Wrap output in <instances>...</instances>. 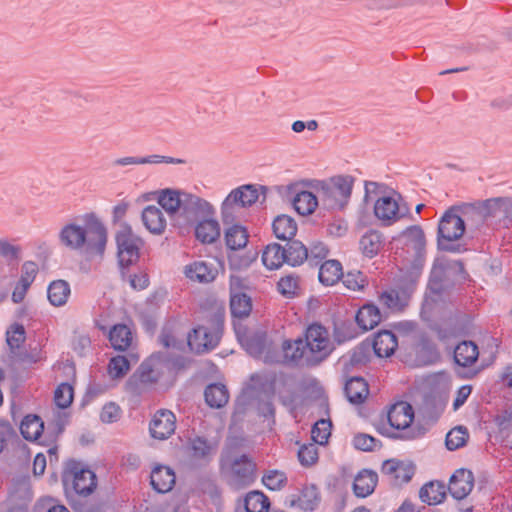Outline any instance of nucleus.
<instances>
[{
	"label": "nucleus",
	"mask_w": 512,
	"mask_h": 512,
	"mask_svg": "<svg viewBox=\"0 0 512 512\" xmlns=\"http://www.w3.org/2000/svg\"><path fill=\"white\" fill-rule=\"evenodd\" d=\"M81 221L82 224L68 223L61 228L60 243L87 259L102 258L108 238L105 225L93 212L82 215Z\"/></svg>",
	"instance_id": "nucleus-1"
},
{
	"label": "nucleus",
	"mask_w": 512,
	"mask_h": 512,
	"mask_svg": "<svg viewBox=\"0 0 512 512\" xmlns=\"http://www.w3.org/2000/svg\"><path fill=\"white\" fill-rule=\"evenodd\" d=\"M354 185L350 175H338L315 184L320 202L328 210H342L348 203Z\"/></svg>",
	"instance_id": "nucleus-6"
},
{
	"label": "nucleus",
	"mask_w": 512,
	"mask_h": 512,
	"mask_svg": "<svg viewBox=\"0 0 512 512\" xmlns=\"http://www.w3.org/2000/svg\"><path fill=\"white\" fill-rule=\"evenodd\" d=\"M189 361L182 355H174L168 352V364L170 380L175 381L177 375L186 369Z\"/></svg>",
	"instance_id": "nucleus-60"
},
{
	"label": "nucleus",
	"mask_w": 512,
	"mask_h": 512,
	"mask_svg": "<svg viewBox=\"0 0 512 512\" xmlns=\"http://www.w3.org/2000/svg\"><path fill=\"white\" fill-rule=\"evenodd\" d=\"M389 427L382 424L377 431L390 439L414 440L425 435L422 426L411 427L414 420V410L409 403L399 402L390 406L387 412Z\"/></svg>",
	"instance_id": "nucleus-4"
},
{
	"label": "nucleus",
	"mask_w": 512,
	"mask_h": 512,
	"mask_svg": "<svg viewBox=\"0 0 512 512\" xmlns=\"http://www.w3.org/2000/svg\"><path fill=\"white\" fill-rule=\"evenodd\" d=\"M320 500L319 490L313 484L304 486L297 498L298 506L304 511L315 510Z\"/></svg>",
	"instance_id": "nucleus-47"
},
{
	"label": "nucleus",
	"mask_w": 512,
	"mask_h": 512,
	"mask_svg": "<svg viewBox=\"0 0 512 512\" xmlns=\"http://www.w3.org/2000/svg\"><path fill=\"white\" fill-rule=\"evenodd\" d=\"M231 470L238 483L249 484L253 481L255 464L247 454H242L232 461Z\"/></svg>",
	"instance_id": "nucleus-28"
},
{
	"label": "nucleus",
	"mask_w": 512,
	"mask_h": 512,
	"mask_svg": "<svg viewBox=\"0 0 512 512\" xmlns=\"http://www.w3.org/2000/svg\"><path fill=\"white\" fill-rule=\"evenodd\" d=\"M251 310L252 300L247 293L230 295V312L233 317L243 319Z\"/></svg>",
	"instance_id": "nucleus-45"
},
{
	"label": "nucleus",
	"mask_w": 512,
	"mask_h": 512,
	"mask_svg": "<svg viewBox=\"0 0 512 512\" xmlns=\"http://www.w3.org/2000/svg\"><path fill=\"white\" fill-rule=\"evenodd\" d=\"M342 276L343 268L338 260H327L319 268L318 279L325 286H333Z\"/></svg>",
	"instance_id": "nucleus-37"
},
{
	"label": "nucleus",
	"mask_w": 512,
	"mask_h": 512,
	"mask_svg": "<svg viewBox=\"0 0 512 512\" xmlns=\"http://www.w3.org/2000/svg\"><path fill=\"white\" fill-rule=\"evenodd\" d=\"M453 358L456 365L470 367L479 358V348L474 341L463 340L455 346Z\"/></svg>",
	"instance_id": "nucleus-23"
},
{
	"label": "nucleus",
	"mask_w": 512,
	"mask_h": 512,
	"mask_svg": "<svg viewBox=\"0 0 512 512\" xmlns=\"http://www.w3.org/2000/svg\"><path fill=\"white\" fill-rule=\"evenodd\" d=\"M287 476L280 470H268L262 476L263 485L271 491H279L287 484Z\"/></svg>",
	"instance_id": "nucleus-52"
},
{
	"label": "nucleus",
	"mask_w": 512,
	"mask_h": 512,
	"mask_svg": "<svg viewBox=\"0 0 512 512\" xmlns=\"http://www.w3.org/2000/svg\"><path fill=\"white\" fill-rule=\"evenodd\" d=\"M332 349L326 328L317 323L307 327L303 338L285 340L282 345L285 362L306 367L319 365Z\"/></svg>",
	"instance_id": "nucleus-2"
},
{
	"label": "nucleus",
	"mask_w": 512,
	"mask_h": 512,
	"mask_svg": "<svg viewBox=\"0 0 512 512\" xmlns=\"http://www.w3.org/2000/svg\"><path fill=\"white\" fill-rule=\"evenodd\" d=\"M382 320V314L378 306L368 302L361 306L355 314V322L362 332L372 330Z\"/></svg>",
	"instance_id": "nucleus-19"
},
{
	"label": "nucleus",
	"mask_w": 512,
	"mask_h": 512,
	"mask_svg": "<svg viewBox=\"0 0 512 512\" xmlns=\"http://www.w3.org/2000/svg\"><path fill=\"white\" fill-rule=\"evenodd\" d=\"M346 288L353 291H360L365 287V278L360 271L348 272L341 277Z\"/></svg>",
	"instance_id": "nucleus-63"
},
{
	"label": "nucleus",
	"mask_w": 512,
	"mask_h": 512,
	"mask_svg": "<svg viewBox=\"0 0 512 512\" xmlns=\"http://www.w3.org/2000/svg\"><path fill=\"white\" fill-rule=\"evenodd\" d=\"M344 393L350 403L362 404L369 393L368 383L361 376L351 377L345 382Z\"/></svg>",
	"instance_id": "nucleus-27"
},
{
	"label": "nucleus",
	"mask_w": 512,
	"mask_h": 512,
	"mask_svg": "<svg viewBox=\"0 0 512 512\" xmlns=\"http://www.w3.org/2000/svg\"><path fill=\"white\" fill-rule=\"evenodd\" d=\"M283 246L278 243L268 244L262 252V263L269 270L280 268L283 264H287Z\"/></svg>",
	"instance_id": "nucleus-31"
},
{
	"label": "nucleus",
	"mask_w": 512,
	"mask_h": 512,
	"mask_svg": "<svg viewBox=\"0 0 512 512\" xmlns=\"http://www.w3.org/2000/svg\"><path fill=\"white\" fill-rule=\"evenodd\" d=\"M117 245L118 264L121 273L124 276V270L135 264L140 257V248L143 245V240L136 235L132 228L125 224L116 233L115 236Z\"/></svg>",
	"instance_id": "nucleus-11"
},
{
	"label": "nucleus",
	"mask_w": 512,
	"mask_h": 512,
	"mask_svg": "<svg viewBox=\"0 0 512 512\" xmlns=\"http://www.w3.org/2000/svg\"><path fill=\"white\" fill-rule=\"evenodd\" d=\"M223 321L220 317H215L212 328L206 326H197L187 336L189 348L196 353H201L215 348L221 338Z\"/></svg>",
	"instance_id": "nucleus-12"
},
{
	"label": "nucleus",
	"mask_w": 512,
	"mask_h": 512,
	"mask_svg": "<svg viewBox=\"0 0 512 512\" xmlns=\"http://www.w3.org/2000/svg\"><path fill=\"white\" fill-rule=\"evenodd\" d=\"M465 233L463 220L455 214L450 206L439 219L437 227V248L440 251L450 253H462L465 246L457 241L462 238Z\"/></svg>",
	"instance_id": "nucleus-7"
},
{
	"label": "nucleus",
	"mask_w": 512,
	"mask_h": 512,
	"mask_svg": "<svg viewBox=\"0 0 512 512\" xmlns=\"http://www.w3.org/2000/svg\"><path fill=\"white\" fill-rule=\"evenodd\" d=\"M156 297L148 298L145 307L140 312V320L146 332L153 333L159 319V308L155 302Z\"/></svg>",
	"instance_id": "nucleus-44"
},
{
	"label": "nucleus",
	"mask_w": 512,
	"mask_h": 512,
	"mask_svg": "<svg viewBox=\"0 0 512 512\" xmlns=\"http://www.w3.org/2000/svg\"><path fill=\"white\" fill-rule=\"evenodd\" d=\"M175 422L176 417L170 410H159L149 425L151 437L159 440L169 438L175 431Z\"/></svg>",
	"instance_id": "nucleus-14"
},
{
	"label": "nucleus",
	"mask_w": 512,
	"mask_h": 512,
	"mask_svg": "<svg viewBox=\"0 0 512 512\" xmlns=\"http://www.w3.org/2000/svg\"><path fill=\"white\" fill-rule=\"evenodd\" d=\"M6 341L10 349H18L25 341V328L20 323H14L6 332Z\"/></svg>",
	"instance_id": "nucleus-56"
},
{
	"label": "nucleus",
	"mask_w": 512,
	"mask_h": 512,
	"mask_svg": "<svg viewBox=\"0 0 512 512\" xmlns=\"http://www.w3.org/2000/svg\"><path fill=\"white\" fill-rule=\"evenodd\" d=\"M132 331L126 324H115L109 331V341L117 351L127 350L132 343Z\"/></svg>",
	"instance_id": "nucleus-36"
},
{
	"label": "nucleus",
	"mask_w": 512,
	"mask_h": 512,
	"mask_svg": "<svg viewBox=\"0 0 512 512\" xmlns=\"http://www.w3.org/2000/svg\"><path fill=\"white\" fill-rule=\"evenodd\" d=\"M278 291L287 298H292L296 295L298 289L297 278L288 275L282 277L277 283Z\"/></svg>",
	"instance_id": "nucleus-61"
},
{
	"label": "nucleus",
	"mask_w": 512,
	"mask_h": 512,
	"mask_svg": "<svg viewBox=\"0 0 512 512\" xmlns=\"http://www.w3.org/2000/svg\"><path fill=\"white\" fill-rule=\"evenodd\" d=\"M264 194L266 187L246 184L233 189L221 204V217L224 224L235 222L237 212L241 208L251 207Z\"/></svg>",
	"instance_id": "nucleus-9"
},
{
	"label": "nucleus",
	"mask_w": 512,
	"mask_h": 512,
	"mask_svg": "<svg viewBox=\"0 0 512 512\" xmlns=\"http://www.w3.org/2000/svg\"><path fill=\"white\" fill-rule=\"evenodd\" d=\"M141 219L143 225L150 233L154 235L164 233L167 222L161 208L155 205L146 206L141 213Z\"/></svg>",
	"instance_id": "nucleus-22"
},
{
	"label": "nucleus",
	"mask_w": 512,
	"mask_h": 512,
	"mask_svg": "<svg viewBox=\"0 0 512 512\" xmlns=\"http://www.w3.org/2000/svg\"><path fill=\"white\" fill-rule=\"evenodd\" d=\"M459 217L463 220V226L466 229L467 226L478 227L485 219L481 212L478 203H460L451 206Z\"/></svg>",
	"instance_id": "nucleus-26"
},
{
	"label": "nucleus",
	"mask_w": 512,
	"mask_h": 512,
	"mask_svg": "<svg viewBox=\"0 0 512 512\" xmlns=\"http://www.w3.org/2000/svg\"><path fill=\"white\" fill-rule=\"evenodd\" d=\"M353 445L357 450L371 452L380 449L381 441L369 434L358 433L353 437Z\"/></svg>",
	"instance_id": "nucleus-55"
},
{
	"label": "nucleus",
	"mask_w": 512,
	"mask_h": 512,
	"mask_svg": "<svg viewBox=\"0 0 512 512\" xmlns=\"http://www.w3.org/2000/svg\"><path fill=\"white\" fill-rule=\"evenodd\" d=\"M19 429L24 439L36 441L43 433L44 423L38 415L28 414L22 419Z\"/></svg>",
	"instance_id": "nucleus-34"
},
{
	"label": "nucleus",
	"mask_w": 512,
	"mask_h": 512,
	"mask_svg": "<svg viewBox=\"0 0 512 512\" xmlns=\"http://www.w3.org/2000/svg\"><path fill=\"white\" fill-rule=\"evenodd\" d=\"M258 253L254 250H248L244 253L233 251L228 254V262L231 270L241 271L247 269L256 261Z\"/></svg>",
	"instance_id": "nucleus-48"
},
{
	"label": "nucleus",
	"mask_w": 512,
	"mask_h": 512,
	"mask_svg": "<svg viewBox=\"0 0 512 512\" xmlns=\"http://www.w3.org/2000/svg\"><path fill=\"white\" fill-rule=\"evenodd\" d=\"M370 360L369 345L360 344L351 352L349 364L351 366H359L366 364Z\"/></svg>",
	"instance_id": "nucleus-62"
},
{
	"label": "nucleus",
	"mask_w": 512,
	"mask_h": 512,
	"mask_svg": "<svg viewBox=\"0 0 512 512\" xmlns=\"http://www.w3.org/2000/svg\"><path fill=\"white\" fill-rule=\"evenodd\" d=\"M319 195H315L311 191L302 190L296 193L292 200L295 211L301 215H310L317 208L319 203Z\"/></svg>",
	"instance_id": "nucleus-32"
},
{
	"label": "nucleus",
	"mask_w": 512,
	"mask_h": 512,
	"mask_svg": "<svg viewBox=\"0 0 512 512\" xmlns=\"http://www.w3.org/2000/svg\"><path fill=\"white\" fill-rule=\"evenodd\" d=\"M175 481V472L173 469L165 465L155 466L150 475V484L152 488L161 494L171 491L175 485Z\"/></svg>",
	"instance_id": "nucleus-18"
},
{
	"label": "nucleus",
	"mask_w": 512,
	"mask_h": 512,
	"mask_svg": "<svg viewBox=\"0 0 512 512\" xmlns=\"http://www.w3.org/2000/svg\"><path fill=\"white\" fill-rule=\"evenodd\" d=\"M335 340L344 343L357 337L358 333L351 321H344L335 326Z\"/></svg>",
	"instance_id": "nucleus-57"
},
{
	"label": "nucleus",
	"mask_w": 512,
	"mask_h": 512,
	"mask_svg": "<svg viewBox=\"0 0 512 512\" xmlns=\"http://www.w3.org/2000/svg\"><path fill=\"white\" fill-rule=\"evenodd\" d=\"M130 369V362L126 356L117 355L109 360L108 373L113 379L124 377Z\"/></svg>",
	"instance_id": "nucleus-54"
},
{
	"label": "nucleus",
	"mask_w": 512,
	"mask_h": 512,
	"mask_svg": "<svg viewBox=\"0 0 512 512\" xmlns=\"http://www.w3.org/2000/svg\"><path fill=\"white\" fill-rule=\"evenodd\" d=\"M477 203L485 220L489 217H495L498 212H506L509 208H512V200L504 197L490 198Z\"/></svg>",
	"instance_id": "nucleus-43"
},
{
	"label": "nucleus",
	"mask_w": 512,
	"mask_h": 512,
	"mask_svg": "<svg viewBox=\"0 0 512 512\" xmlns=\"http://www.w3.org/2000/svg\"><path fill=\"white\" fill-rule=\"evenodd\" d=\"M380 303L391 312H402L408 305V296L395 289L383 291L379 296Z\"/></svg>",
	"instance_id": "nucleus-42"
},
{
	"label": "nucleus",
	"mask_w": 512,
	"mask_h": 512,
	"mask_svg": "<svg viewBox=\"0 0 512 512\" xmlns=\"http://www.w3.org/2000/svg\"><path fill=\"white\" fill-rule=\"evenodd\" d=\"M184 274L191 281L211 283L216 279L218 270L212 263L194 261L184 267Z\"/></svg>",
	"instance_id": "nucleus-16"
},
{
	"label": "nucleus",
	"mask_w": 512,
	"mask_h": 512,
	"mask_svg": "<svg viewBox=\"0 0 512 512\" xmlns=\"http://www.w3.org/2000/svg\"><path fill=\"white\" fill-rule=\"evenodd\" d=\"M398 347L396 335L390 330L378 331L373 339L372 348L379 358H388L394 354Z\"/></svg>",
	"instance_id": "nucleus-20"
},
{
	"label": "nucleus",
	"mask_w": 512,
	"mask_h": 512,
	"mask_svg": "<svg viewBox=\"0 0 512 512\" xmlns=\"http://www.w3.org/2000/svg\"><path fill=\"white\" fill-rule=\"evenodd\" d=\"M273 233L276 238L288 241L294 238L297 233L295 220L288 215H278L272 223Z\"/></svg>",
	"instance_id": "nucleus-35"
},
{
	"label": "nucleus",
	"mask_w": 512,
	"mask_h": 512,
	"mask_svg": "<svg viewBox=\"0 0 512 512\" xmlns=\"http://www.w3.org/2000/svg\"><path fill=\"white\" fill-rule=\"evenodd\" d=\"M274 397H257V413L259 416L267 419L272 420V422H275V407L273 404Z\"/></svg>",
	"instance_id": "nucleus-58"
},
{
	"label": "nucleus",
	"mask_w": 512,
	"mask_h": 512,
	"mask_svg": "<svg viewBox=\"0 0 512 512\" xmlns=\"http://www.w3.org/2000/svg\"><path fill=\"white\" fill-rule=\"evenodd\" d=\"M378 482V475L370 469H362L357 473L353 482V492L359 498L371 495Z\"/></svg>",
	"instance_id": "nucleus-24"
},
{
	"label": "nucleus",
	"mask_w": 512,
	"mask_h": 512,
	"mask_svg": "<svg viewBox=\"0 0 512 512\" xmlns=\"http://www.w3.org/2000/svg\"><path fill=\"white\" fill-rule=\"evenodd\" d=\"M182 191L173 189H164L160 192L157 202L159 206L164 209L170 217L171 223L173 217L177 214L183 199Z\"/></svg>",
	"instance_id": "nucleus-30"
},
{
	"label": "nucleus",
	"mask_w": 512,
	"mask_h": 512,
	"mask_svg": "<svg viewBox=\"0 0 512 512\" xmlns=\"http://www.w3.org/2000/svg\"><path fill=\"white\" fill-rule=\"evenodd\" d=\"M121 409L114 402L106 403L100 413V419L103 423H113L120 418Z\"/></svg>",
	"instance_id": "nucleus-64"
},
{
	"label": "nucleus",
	"mask_w": 512,
	"mask_h": 512,
	"mask_svg": "<svg viewBox=\"0 0 512 512\" xmlns=\"http://www.w3.org/2000/svg\"><path fill=\"white\" fill-rule=\"evenodd\" d=\"M469 438V433L466 427L457 426L451 429L445 438V446L449 451H455L463 447Z\"/></svg>",
	"instance_id": "nucleus-49"
},
{
	"label": "nucleus",
	"mask_w": 512,
	"mask_h": 512,
	"mask_svg": "<svg viewBox=\"0 0 512 512\" xmlns=\"http://www.w3.org/2000/svg\"><path fill=\"white\" fill-rule=\"evenodd\" d=\"M474 486V476L471 471L466 469L456 470L450 477L448 491L456 500L466 498Z\"/></svg>",
	"instance_id": "nucleus-15"
},
{
	"label": "nucleus",
	"mask_w": 512,
	"mask_h": 512,
	"mask_svg": "<svg viewBox=\"0 0 512 512\" xmlns=\"http://www.w3.org/2000/svg\"><path fill=\"white\" fill-rule=\"evenodd\" d=\"M374 215L386 226L396 222L399 218V205L391 196H383L374 204Z\"/></svg>",
	"instance_id": "nucleus-17"
},
{
	"label": "nucleus",
	"mask_w": 512,
	"mask_h": 512,
	"mask_svg": "<svg viewBox=\"0 0 512 512\" xmlns=\"http://www.w3.org/2000/svg\"><path fill=\"white\" fill-rule=\"evenodd\" d=\"M381 472L393 486H402L408 483L414 476L415 465L410 461L392 458L383 462Z\"/></svg>",
	"instance_id": "nucleus-13"
},
{
	"label": "nucleus",
	"mask_w": 512,
	"mask_h": 512,
	"mask_svg": "<svg viewBox=\"0 0 512 512\" xmlns=\"http://www.w3.org/2000/svg\"><path fill=\"white\" fill-rule=\"evenodd\" d=\"M160 380L166 383H172V380H170L167 351L155 352L145 359L136 372L129 378L127 385L132 386L136 382L151 385Z\"/></svg>",
	"instance_id": "nucleus-10"
},
{
	"label": "nucleus",
	"mask_w": 512,
	"mask_h": 512,
	"mask_svg": "<svg viewBox=\"0 0 512 512\" xmlns=\"http://www.w3.org/2000/svg\"><path fill=\"white\" fill-rule=\"evenodd\" d=\"M251 387L256 391L257 397H274L276 391L277 374L275 372H263L253 374L250 378Z\"/></svg>",
	"instance_id": "nucleus-25"
},
{
	"label": "nucleus",
	"mask_w": 512,
	"mask_h": 512,
	"mask_svg": "<svg viewBox=\"0 0 512 512\" xmlns=\"http://www.w3.org/2000/svg\"><path fill=\"white\" fill-rule=\"evenodd\" d=\"M192 228H194L196 239L202 244L216 242L221 234L219 222L212 217H203Z\"/></svg>",
	"instance_id": "nucleus-21"
},
{
	"label": "nucleus",
	"mask_w": 512,
	"mask_h": 512,
	"mask_svg": "<svg viewBox=\"0 0 512 512\" xmlns=\"http://www.w3.org/2000/svg\"><path fill=\"white\" fill-rule=\"evenodd\" d=\"M65 496L74 510H77L76 497H87L97 487L96 474L77 461H71L62 474Z\"/></svg>",
	"instance_id": "nucleus-5"
},
{
	"label": "nucleus",
	"mask_w": 512,
	"mask_h": 512,
	"mask_svg": "<svg viewBox=\"0 0 512 512\" xmlns=\"http://www.w3.org/2000/svg\"><path fill=\"white\" fill-rule=\"evenodd\" d=\"M446 490L447 487L443 482L430 481L420 488L419 497L424 503L437 505L445 500Z\"/></svg>",
	"instance_id": "nucleus-29"
},
{
	"label": "nucleus",
	"mask_w": 512,
	"mask_h": 512,
	"mask_svg": "<svg viewBox=\"0 0 512 512\" xmlns=\"http://www.w3.org/2000/svg\"><path fill=\"white\" fill-rule=\"evenodd\" d=\"M73 397V386L67 382L58 385L54 392V402L61 409L68 408L72 404Z\"/></svg>",
	"instance_id": "nucleus-53"
},
{
	"label": "nucleus",
	"mask_w": 512,
	"mask_h": 512,
	"mask_svg": "<svg viewBox=\"0 0 512 512\" xmlns=\"http://www.w3.org/2000/svg\"><path fill=\"white\" fill-rule=\"evenodd\" d=\"M331 428L332 422L329 419H319L312 426V440L319 445H325L331 435Z\"/></svg>",
	"instance_id": "nucleus-51"
},
{
	"label": "nucleus",
	"mask_w": 512,
	"mask_h": 512,
	"mask_svg": "<svg viewBox=\"0 0 512 512\" xmlns=\"http://www.w3.org/2000/svg\"><path fill=\"white\" fill-rule=\"evenodd\" d=\"M191 456L195 459L205 460L212 451L211 443L203 436H195L188 442Z\"/></svg>",
	"instance_id": "nucleus-50"
},
{
	"label": "nucleus",
	"mask_w": 512,
	"mask_h": 512,
	"mask_svg": "<svg viewBox=\"0 0 512 512\" xmlns=\"http://www.w3.org/2000/svg\"><path fill=\"white\" fill-rule=\"evenodd\" d=\"M244 508L246 512H268L270 500L261 491H250L244 497Z\"/></svg>",
	"instance_id": "nucleus-46"
},
{
	"label": "nucleus",
	"mask_w": 512,
	"mask_h": 512,
	"mask_svg": "<svg viewBox=\"0 0 512 512\" xmlns=\"http://www.w3.org/2000/svg\"><path fill=\"white\" fill-rule=\"evenodd\" d=\"M383 245L382 234L376 230H369L359 240V249L367 258L375 257Z\"/></svg>",
	"instance_id": "nucleus-39"
},
{
	"label": "nucleus",
	"mask_w": 512,
	"mask_h": 512,
	"mask_svg": "<svg viewBox=\"0 0 512 512\" xmlns=\"http://www.w3.org/2000/svg\"><path fill=\"white\" fill-rule=\"evenodd\" d=\"M206 404L211 408H222L229 400V392L222 383L209 384L204 391Z\"/></svg>",
	"instance_id": "nucleus-38"
},
{
	"label": "nucleus",
	"mask_w": 512,
	"mask_h": 512,
	"mask_svg": "<svg viewBox=\"0 0 512 512\" xmlns=\"http://www.w3.org/2000/svg\"><path fill=\"white\" fill-rule=\"evenodd\" d=\"M225 231V242L228 249L238 251L244 248L248 242V232L246 228L240 224H234Z\"/></svg>",
	"instance_id": "nucleus-41"
},
{
	"label": "nucleus",
	"mask_w": 512,
	"mask_h": 512,
	"mask_svg": "<svg viewBox=\"0 0 512 512\" xmlns=\"http://www.w3.org/2000/svg\"><path fill=\"white\" fill-rule=\"evenodd\" d=\"M283 250H285L287 264L292 267L303 264L309 257L307 247L301 241L294 238L286 241Z\"/></svg>",
	"instance_id": "nucleus-33"
},
{
	"label": "nucleus",
	"mask_w": 512,
	"mask_h": 512,
	"mask_svg": "<svg viewBox=\"0 0 512 512\" xmlns=\"http://www.w3.org/2000/svg\"><path fill=\"white\" fill-rule=\"evenodd\" d=\"M470 281V275L460 260L437 258L430 271L423 310L430 308V302L448 295L457 285Z\"/></svg>",
	"instance_id": "nucleus-3"
},
{
	"label": "nucleus",
	"mask_w": 512,
	"mask_h": 512,
	"mask_svg": "<svg viewBox=\"0 0 512 512\" xmlns=\"http://www.w3.org/2000/svg\"><path fill=\"white\" fill-rule=\"evenodd\" d=\"M70 294V285L65 280H54L48 285L47 298L50 304L55 307L65 305Z\"/></svg>",
	"instance_id": "nucleus-40"
},
{
	"label": "nucleus",
	"mask_w": 512,
	"mask_h": 512,
	"mask_svg": "<svg viewBox=\"0 0 512 512\" xmlns=\"http://www.w3.org/2000/svg\"><path fill=\"white\" fill-rule=\"evenodd\" d=\"M214 213L213 206L207 200L186 192L183 193L181 205L173 217L172 225L181 231H187L203 217H212Z\"/></svg>",
	"instance_id": "nucleus-8"
},
{
	"label": "nucleus",
	"mask_w": 512,
	"mask_h": 512,
	"mask_svg": "<svg viewBox=\"0 0 512 512\" xmlns=\"http://www.w3.org/2000/svg\"><path fill=\"white\" fill-rule=\"evenodd\" d=\"M298 460L303 466H311L318 460V449L315 444L302 445L298 450Z\"/></svg>",
	"instance_id": "nucleus-59"
}]
</instances>
